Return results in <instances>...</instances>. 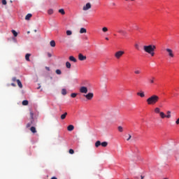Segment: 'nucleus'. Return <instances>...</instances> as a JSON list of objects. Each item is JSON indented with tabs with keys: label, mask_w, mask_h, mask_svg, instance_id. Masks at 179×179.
<instances>
[{
	"label": "nucleus",
	"mask_w": 179,
	"mask_h": 179,
	"mask_svg": "<svg viewBox=\"0 0 179 179\" xmlns=\"http://www.w3.org/2000/svg\"><path fill=\"white\" fill-rule=\"evenodd\" d=\"M159 100H160V97H159V96L156 94H153L151 96H150L148 99H147L146 101L148 106H153L156 104V103H157Z\"/></svg>",
	"instance_id": "f257e3e1"
},
{
	"label": "nucleus",
	"mask_w": 179,
	"mask_h": 179,
	"mask_svg": "<svg viewBox=\"0 0 179 179\" xmlns=\"http://www.w3.org/2000/svg\"><path fill=\"white\" fill-rule=\"evenodd\" d=\"M143 50L145 52H147L148 54H149L150 52H151V51H155V50H156V45H144Z\"/></svg>",
	"instance_id": "f03ea898"
},
{
	"label": "nucleus",
	"mask_w": 179,
	"mask_h": 179,
	"mask_svg": "<svg viewBox=\"0 0 179 179\" xmlns=\"http://www.w3.org/2000/svg\"><path fill=\"white\" fill-rule=\"evenodd\" d=\"M165 51H166V55H168L169 58L171 59V58H174V57H176V55L174 54V51L173 50V49L166 48Z\"/></svg>",
	"instance_id": "7ed1b4c3"
},
{
	"label": "nucleus",
	"mask_w": 179,
	"mask_h": 179,
	"mask_svg": "<svg viewBox=\"0 0 179 179\" xmlns=\"http://www.w3.org/2000/svg\"><path fill=\"white\" fill-rule=\"evenodd\" d=\"M99 146H102V148H107L108 146V143L107 141L101 142L100 141H97L95 143V147L99 148Z\"/></svg>",
	"instance_id": "20e7f679"
},
{
	"label": "nucleus",
	"mask_w": 179,
	"mask_h": 179,
	"mask_svg": "<svg viewBox=\"0 0 179 179\" xmlns=\"http://www.w3.org/2000/svg\"><path fill=\"white\" fill-rule=\"evenodd\" d=\"M124 54H125V52L122 50H119L115 53V57L117 59H120V58H121V57H122Z\"/></svg>",
	"instance_id": "39448f33"
},
{
	"label": "nucleus",
	"mask_w": 179,
	"mask_h": 179,
	"mask_svg": "<svg viewBox=\"0 0 179 179\" xmlns=\"http://www.w3.org/2000/svg\"><path fill=\"white\" fill-rule=\"evenodd\" d=\"M117 33H119V34H122V36H127V34H128V33L127 32V31L122 29H120L117 31Z\"/></svg>",
	"instance_id": "423d86ee"
},
{
	"label": "nucleus",
	"mask_w": 179,
	"mask_h": 179,
	"mask_svg": "<svg viewBox=\"0 0 179 179\" xmlns=\"http://www.w3.org/2000/svg\"><path fill=\"white\" fill-rule=\"evenodd\" d=\"M78 59L79 61H85L86 60V56L83 55L82 53L78 55Z\"/></svg>",
	"instance_id": "0eeeda50"
},
{
	"label": "nucleus",
	"mask_w": 179,
	"mask_h": 179,
	"mask_svg": "<svg viewBox=\"0 0 179 179\" xmlns=\"http://www.w3.org/2000/svg\"><path fill=\"white\" fill-rule=\"evenodd\" d=\"M80 92L81 93H85V94L87 93V87H81L80 88Z\"/></svg>",
	"instance_id": "6e6552de"
},
{
	"label": "nucleus",
	"mask_w": 179,
	"mask_h": 179,
	"mask_svg": "<svg viewBox=\"0 0 179 179\" xmlns=\"http://www.w3.org/2000/svg\"><path fill=\"white\" fill-rule=\"evenodd\" d=\"M155 80H156L155 77H151L150 79H148L150 85H155Z\"/></svg>",
	"instance_id": "1a4fd4ad"
},
{
	"label": "nucleus",
	"mask_w": 179,
	"mask_h": 179,
	"mask_svg": "<svg viewBox=\"0 0 179 179\" xmlns=\"http://www.w3.org/2000/svg\"><path fill=\"white\" fill-rule=\"evenodd\" d=\"M83 10H89L90 9V3H87L85 6L83 7Z\"/></svg>",
	"instance_id": "9d476101"
},
{
	"label": "nucleus",
	"mask_w": 179,
	"mask_h": 179,
	"mask_svg": "<svg viewBox=\"0 0 179 179\" xmlns=\"http://www.w3.org/2000/svg\"><path fill=\"white\" fill-rule=\"evenodd\" d=\"M69 59V61H71L72 62H78V60L73 56H70Z\"/></svg>",
	"instance_id": "9b49d317"
},
{
	"label": "nucleus",
	"mask_w": 179,
	"mask_h": 179,
	"mask_svg": "<svg viewBox=\"0 0 179 179\" xmlns=\"http://www.w3.org/2000/svg\"><path fill=\"white\" fill-rule=\"evenodd\" d=\"M137 96H140V97H145V92L143 91H141L140 92H137Z\"/></svg>",
	"instance_id": "f8f14e48"
},
{
	"label": "nucleus",
	"mask_w": 179,
	"mask_h": 179,
	"mask_svg": "<svg viewBox=\"0 0 179 179\" xmlns=\"http://www.w3.org/2000/svg\"><path fill=\"white\" fill-rule=\"evenodd\" d=\"M17 83L18 87H20V89L23 88V85L22 84V82L20 81V80H17Z\"/></svg>",
	"instance_id": "ddd939ff"
},
{
	"label": "nucleus",
	"mask_w": 179,
	"mask_h": 179,
	"mask_svg": "<svg viewBox=\"0 0 179 179\" xmlns=\"http://www.w3.org/2000/svg\"><path fill=\"white\" fill-rule=\"evenodd\" d=\"M73 129H75V127H73V125L72 124L69 125L67 127L68 131H73Z\"/></svg>",
	"instance_id": "4468645a"
},
{
	"label": "nucleus",
	"mask_w": 179,
	"mask_h": 179,
	"mask_svg": "<svg viewBox=\"0 0 179 179\" xmlns=\"http://www.w3.org/2000/svg\"><path fill=\"white\" fill-rule=\"evenodd\" d=\"M66 115H68V113L66 112L62 114L60 117L61 120H65V118H66Z\"/></svg>",
	"instance_id": "2eb2a0df"
},
{
	"label": "nucleus",
	"mask_w": 179,
	"mask_h": 179,
	"mask_svg": "<svg viewBox=\"0 0 179 179\" xmlns=\"http://www.w3.org/2000/svg\"><path fill=\"white\" fill-rule=\"evenodd\" d=\"M30 131H31V132H32V134H36L37 132V130L36 129V127H31L30 128Z\"/></svg>",
	"instance_id": "dca6fc26"
},
{
	"label": "nucleus",
	"mask_w": 179,
	"mask_h": 179,
	"mask_svg": "<svg viewBox=\"0 0 179 179\" xmlns=\"http://www.w3.org/2000/svg\"><path fill=\"white\" fill-rule=\"evenodd\" d=\"M159 115H160L161 118H162V119L166 118V114H164V112L159 113Z\"/></svg>",
	"instance_id": "f3484780"
},
{
	"label": "nucleus",
	"mask_w": 179,
	"mask_h": 179,
	"mask_svg": "<svg viewBox=\"0 0 179 179\" xmlns=\"http://www.w3.org/2000/svg\"><path fill=\"white\" fill-rule=\"evenodd\" d=\"M32 15L29 13L25 16V20H30V18L31 17Z\"/></svg>",
	"instance_id": "a211bd4d"
},
{
	"label": "nucleus",
	"mask_w": 179,
	"mask_h": 179,
	"mask_svg": "<svg viewBox=\"0 0 179 179\" xmlns=\"http://www.w3.org/2000/svg\"><path fill=\"white\" fill-rule=\"evenodd\" d=\"M31 54H29V53H27L26 55H25V59H26V61H30V56H31Z\"/></svg>",
	"instance_id": "6ab92c4d"
},
{
	"label": "nucleus",
	"mask_w": 179,
	"mask_h": 179,
	"mask_svg": "<svg viewBox=\"0 0 179 179\" xmlns=\"http://www.w3.org/2000/svg\"><path fill=\"white\" fill-rule=\"evenodd\" d=\"M166 114H167L166 118H171V111L168 110V111L166 112Z\"/></svg>",
	"instance_id": "aec40b11"
},
{
	"label": "nucleus",
	"mask_w": 179,
	"mask_h": 179,
	"mask_svg": "<svg viewBox=\"0 0 179 179\" xmlns=\"http://www.w3.org/2000/svg\"><path fill=\"white\" fill-rule=\"evenodd\" d=\"M71 63L69 62H66V67L68 69H71Z\"/></svg>",
	"instance_id": "412c9836"
},
{
	"label": "nucleus",
	"mask_w": 179,
	"mask_h": 179,
	"mask_svg": "<svg viewBox=\"0 0 179 179\" xmlns=\"http://www.w3.org/2000/svg\"><path fill=\"white\" fill-rule=\"evenodd\" d=\"M155 113H156V114H160V108H155Z\"/></svg>",
	"instance_id": "4be33fe9"
},
{
	"label": "nucleus",
	"mask_w": 179,
	"mask_h": 179,
	"mask_svg": "<svg viewBox=\"0 0 179 179\" xmlns=\"http://www.w3.org/2000/svg\"><path fill=\"white\" fill-rule=\"evenodd\" d=\"M22 106H27L29 104V101L27 100H24L22 102Z\"/></svg>",
	"instance_id": "5701e85b"
},
{
	"label": "nucleus",
	"mask_w": 179,
	"mask_h": 179,
	"mask_svg": "<svg viewBox=\"0 0 179 179\" xmlns=\"http://www.w3.org/2000/svg\"><path fill=\"white\" fill-rule=\"evenodd\" d=\"M48 15H52L54 13V10L52 8H50L48 10Z\"/></svg>",
	"instance_id": "b1692460"
},
{
	"label": "nucleus",
	"mask_w": 179,
	"mask_h": 179,
	"mask_svg": "<svg viewBox=\"0 0 179 179\" xmlns=\"http://www.w3.org/2000/svg\"><path fill=\"white\" fill-rule=\"evenodd\" d=\"M80 34H83V33H86V29L85 28H81L80 30Z\"/></svg>",
	"instance_id": "393cba45"
},
{
	"label": "nucleus",
	"mask_w": 179,
	"mask_h": 179,
	"mask_svg": "<svg viewBox=\"0 0 179 179\" xmlns=\"http://www.w3.org/2000/svg\"><path fill=\"white\" fill-rule=\"evenodd\" d=\"M11 33H13L14 37H17V33L15 31V29L11 30Z\"/></svg>",
	"instance_id": "a878e982"
},
{
	"label": "nucleus",
	"mask_w": 179,
	"mask_h": 179,
	"mask_svg": "<svg viewBox=\"0 0 179 179\" xmlns=\"http://www.w3.org/2000/svg\"><path fill=\"white\" fill-rule=\"evenodd\" d=\"M117 129H118L119 132H124V128H122V127H121V126H119L117 127Z\"/></svg>",
	"instance_id": "bb28decb"
},
{
	"label": "nucleus",
	"mask_w": 179,
	"mask_h": 179,
	"mask_svg": "<svg viewBox=\"0 0 179 179\" xmlns=\"http://www.w3.org/2000/svg\"><path fill=\"white\" fill-rule=\"evenodd\" d=\"M50 44L51 47H55V41H51Z\"/></svg>",
	"instance_id": "cd10ccee"
},
{
	"label": "nucleus",
	"mask_w": 179,
	"mask_h": 179,
	"mask_svg": "<svg viewBox=\"0 0 179 179\" xmlns=\"http://www.w3.org/2000/svg\"><path fill=\"white\" fill-rule=\"evenodd\" d=\"M102 31H103V33H107V31H108V28L104 27L102 28Z\"/></svg>",
	"instance_id": "c85d7f7f"
},
{
	"label": "nucleus",
	"mask_w": 179,
	"mask_h": 179,
	"mask_svg": "<svg viewBox=\"0 0 179 179\" xmlns=\"http://www.w3.org/2000/svg\"><path fill=\"white\" fill-rule=\"evenodd\" d=\"M55 73H57V75H61L62 73V71H61V70L59 69H57L55 71Z\"/></svg>",
	"instance_id": "c756f323"
},
{
	"label": "nucleus",
	"mask_w": 179,
	"mask_h": 179,
	"mask_svg": "<svg viewBox=\"0 0 179 179\" xmlns=\"http://www.w3.org/2000/svg\"><path fill=\"white\" fill-rule=\"evenodd\" d=\"M59 13L62 15H65V10H64L62 8L59 10Z\"/></svg>",
	"instance_id": "7c9ffc66"
},
{
	"label": "nucleus",
	"mask_w": 179,
	"mask_h": 179,
	"mask_svg": "<svg viewBox=\"0 0 179 179\" xmlns=\"http://www.w3.org/2000/svg\"><path fill=\"white\" fill-rule=\"evenodd\" d=\"M62 94H63V96H65V94H66V89H62Z\"/></svg>",
	"instance_id": "2f4dec72"
},
{
	"label": "nucleus",
	"mask_w": 179,
	"mask_h": 179,
	"mask_svg": "<svg viewBox=\"0 0 179 179\" xmlns=\"http://www.w3.org/2000/svg\"><path fill=\"white\" fill-rule=\"evenodd\" d=\"M66 34H67V36H72V31L67 30L66 31Z\"/></svg>",
	"instance_id": "473e14b6"
},
{
	"label": "nucleus",
	"mask_w": 179,
	"mask_h": 179,
	"mask_svg": "<svg viewBox=\"0 0 179 179\" xmlns=\"http://www.w3.org/2000/svg\"><path fill=\"white\" fill-rule=\"evenodd\" d=\"M76 96H78V94H76V93H72L71 94V97H72L73 99H75V97H76Z\"/></svg>",
	"instance_id": "72a5a7b5"
},
{
	"label": "nucleus",
	"mask_w": 179,
	"mask_h": 179,
	"mask_svg": "<svg viewBox=\"0 0 179 179\" xmlns=\"http://www.w3.org/2000/svg\"><path fill=\"white\" fill-rule=\"evenodd\" d=\"M135 75H139L141 74V70H135L134 71Z\"/></svg>",
	"instance_id": "f704fd0d"
},
{
	"label": "nucleus",
	"mask_w": 179,
	"mask_h": 179,
	"mask_svg": "<svg viewBox=\"0 0 179 179\" xmlns=\"http://www.w3.org/2000/svg\"><path fill=\"white\" fill-rule=\"evenodd\" d=\"M85 96L86 99H87V100H90V92H89L87 95H85Z\"/></svg>",
	"instance_id": "c9c22d12"
},
{
	"label": "nucleus",
	"mask_w": 179,
	"mask_h": 179,
	"mask_svg": "<svg viewBox=\"0 0 179 179\" xmlns=\"http://www.w3.org/2000/svg\"><path fill=\"white\" fill-rule=\"evenodd\" d=\"M148 54H150V55H151V57H155V50L150 52Z\"/></svg>",
	"instance_id": "e433bc0d"
},
{
	"label": "nucleus",
	"mask_w": 179,
	"mask_h": 179,
	"mask_svg": "<svg viewBox=\"0 0 179 179\" xmlns=\"http://www.w3.org/2000/svg\"><path fill=\"white\" fill-rule=\"evenodd\" d=\"M30 117L31 120H33V117H34V113L32 112V110H30Z\"/></svg>",
	"instance_id": "4c0bfd02"
},
{
	"label": "nucleus",
	"mask_w": 179,
	"mask_h": 179,
	"mask_svg": "<svg viewBox=\"0 0 179 179\" xmlns=\"http://www.w3.org/2000/svg\"><path fill=\"white\" fill-rule=\"evenodd\" d=\"M69 153H70V155H73V153H75V151L73 149H70L69 150Z\"/></svg>",
	"instance_id": "58836bf2"
},
{
	"label": "nucleus",
	"mask_w": 179,
	"mask_h": 179,
	"mask_svg": "<svg viewBox=\"0 0 179 179\" xmlns=\"http://www.w3.org/2000/svg\"><path fill=\"white\" fill-rule=\"evenodd\" d=\"M134 47H135L136 50H139V44L135 43Z\"/></svg>",
	"instance_id": "ea45409f"
},
{
	"label": "nucleus",
	"mask_w": 179,
	"mask_h": 179,
	"mask_svg": "<svg viewBox=\"0 0 179 179\" xmlns=\"http://www.w3.org/2000/svg\"><path fill=\"white\" fill-rule=\"evenodd\" d=\"M1 3H2V5H6L7 3L6 0H2Z\"/></svg>",
	"instance_id": "a19ab883"
},
{
	"label": "nucleus",
	"mask_w": 179,
	"mask_h": 179,
	"mask_svg": "<svg viewBox=\"0 0 179 179\" xmlns=\"http://www.w3.org/2000/svg\"><path fill=\"white\" fill-rule=\"evenodd\" d=\"M47 54H48V57L49 58H51V57H52V55L51 53L48 52Z\"/></svg>",
	"instance_id": "79ce46f5"
},
{
	"label": "nucleus",
	"mask_w": 179,
	"mask_h": 179,
	"mask_svg": "<svg viewBox=\"0 0 179 179\" xmlns=\"http://www.w3.org/2000/svg\"><path fill=\"white\" fill-rule=\"evenodd\" d=\"M131 138L132 136H131V134H129V138L127 139V141H130Z\"/></svg>",
	"instance_id": "37998d69"
},
{
	"label": "nucleus",
	"mask_w": 179,
	"mask_h": 179,
	"mask_svg": "<svg viewBox=\"0 0 179 179\" xmlns=\"http://www.w3.org/2000/svg\"><path fill=\"white\" fill-rule=\"evenodd\" d=\"M13 82H17L16 77L12 78Z\"/></svg>",
	"instance_id": "c03bdc74"
},
{
	"label": "nucleus",
	"mask_w": 179,
	"mask_h": 179,
	"mask_svg": "<svg viewBox=\"0 0 179 179\" xmlns=\"http://www.w3.org/2000/svg\"><path fill=\"white\" fill-rule=\"evenodd\" d=\"M31 125V124L28 123V124H27V128H30Z\"/></svg>",
	"instance_id": "a18cd8bd"
},
{
	"label": "nucleus",
	"mask_w": 179,
	"mask_h": 179,
	"mask_svg": "<svg viewBox=\"0 0 179 179\" xmlns=\"http://www.w3.org/2000/svg\"><path fill=\"white\" fill-rule=\"evenodd\" d=\"M176 124L177 125L179 124V118L176 120Z\"/></svg>",
	"instance_id": "49530a36"
},
{
	"label": "nucleus",
	"mask_w": 179,
	"mask_h": 179,
	"mask_svg": "<svg viewBox=\"0 0 179 179\" xmlns=\"http://www.w3.org/2000/svg\"><path fill=\"white\" fill-rule=\"evenodd\" d=\"M90 99H93V93H90Z\"/></svg>",
	"instance_id": "de8ad7c7"
},
{
	"label": "nucleus",
	"mask_w": 179,
	"mask_h": 179,
	"mask_svg": "<svg viewBox=\"0 0 179 179\" xmlns=\"http://www.w3.org/2000/svg\"><path fill=\"white\" fill-rule=\"evenodd\" d=\"M143 178H145V176H141V179H143Z\"/></svg>",
	"instance_id": "09e8293b"
},
{
	"label": "nucleus",
	"mask_w": 179,
	"mask_h": 179,
	"mask_svg": "<svg viewBox=\"0 0 179 179\" xmlns=\"http://www.w3.org/2000/svg\"><path fill=\"white\" fill-rule=\"evenodd\" d=\"M11 86H13L15 87V86H16V85L15 83H11Z\"/></svg>",
	"instance_id": "8fccbe9b"
},
{
	"label": "nucleus",
	"mask_w": 179,
	"mask_h": 179,
	"mask_svg": "<svg viewBox=\"0 0 179 179\" xmlns=\"http://www.w3.org/2000/svg\"><path fill=\"white\" fill-rule=\"evenodd\" d=\"M45 69H47V71H50V67H45Z\"/></svg>",
	"instance_id": "3c124183"
},
{
	"label": "nucleus",
	"mask_w": 179,
	"mask_h": 179,
	"mask_svg": "<svg viewBox=\"0 0 179 179\" xmlns=\"http://www.w3.org/2000/svg\"><path fill=\"white\" fill-rule=\"evenodd\" d=\"M51 179H57V177H52Z\"/></svg>",
	"instance_id": "603ef678"
},
{
	"label": "nucleus",
	"mask_w": 179,
	"mask_h": 179,
	"mask_svg": "<svg viewBox=\"0 0 179 179\" xmlns=\"http://www.w3.org/2000/svg\"><path fill=\"white\" fill-rule=\"evenodd\" d=\"M105 39L107 40V41H108V37L105 38Z\"/></svg>",
	"instance_id": "864d4df0"
},
{
	"label": "nucleus",
	"mask_w": 179,
	"mask_h": 179,
	"mask_svg": "<svg viewBox=\"0 0 179 179\" xmlns=\"http://www.w3.org/2000/svg\"><path fill=\"white\" fill-rule=\"evenodd\" d=\"M50 79H52V77H50Z\"/></svg>",
	"instance_id": "5fc2aeb1"
},
{
	"label": "nucleus",
	"mask_w": 179,
	"mask_h": 179,
	"mask_svg": "<svg viewBox=\"0 0 179 179\" xmlns=\"http://www.w3.org/2000/svg\"><path fill=\"white\" fill-rule=\"evenodd\" d=\"M125 1H128V0H125Z\"/></svg>",
	"instance_id": "6e6d98bb"
}]
</instances>
